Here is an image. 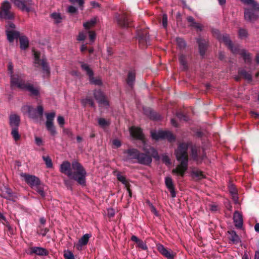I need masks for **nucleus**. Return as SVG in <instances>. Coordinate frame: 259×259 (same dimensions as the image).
<instances>
[{
	"instance_id": "f257e3e1",
	"label": "nucleus",
	"mask_w": 259,
	"mask_h": 259,
	"mask_svg": "<svg viewBox=\"0 0 259 259\" xmlns=\"http://www.w3.org/2000/svg\"><path fill=\"white\" fill-rule=\"evenodd\" d=\"M60 171L79 184L85 185L87 173L82 165L78 162L74 161L71 164L67 161H64L60 166Z\"/></svg>"
},
{
	"instance_id": "f03ea898",
	"label": "nucleus",
	"mask_w": 259,
	"mask_h": 259,
	"mask_svg": "<svg viewBox=\"0 0 259 259\" xmlns=\"http://www.w3.org/2000/svg\"><path fill=\"white\" fill-rule=\"evenodd\" d=\"M130 132L132 137L142 141L144 143L143 150L147 154L139 153L137 160L139 163L144 164H149L152 160L151 156L154 158L158 157L157 151L154 148L146 144L144 135L140 128L132 126L130 128Z\"/></svg>"
},
{
	"instance_id": "7ed1b4c3",
	"label": "nucleus",
	"mask_w": 259,
	"mask_h": 259,
	"mask_svg": "<svg viewBox=\"0 0 259 259\" xmlns=\"http://www.w3.org/2000/svg\"><path fill=\"white\" fill-rule=\"evenodd\" d=\"M11 86L12 88H18L22 90L28 91L33 96H38L39 94V89L26 81L24 79L23 74L15 73L11 74Z\"/></svg>"
},
{
	"instance_id": "20e7f679",
	"label": "nucleus",
	"mask_w": 259,
	"mask_h": 259,
	"mask_svg": "<svg viewBox=\"0 0 259 259\" xmlns=\"http://www.w3.org/2000/svg\"><path fill=\"white\" fill-rule=\"evenodd\" d=\"M188 145L186 144H182L176 151V155L178 161L180 164L172 171L174 174L183 176L185 171L187 169L188 166Z\"/></svg>"
},
{
	"instance_id": "39448f33",
	"label": "nucleus",
	"mask_w": 259,
	"mask_h": 259,
	"mask_svg": "<svg viewBox=\"0 0 259 259\" xmlns=\"http://www.w3.org/2000/svg\"><path fill=\"white\" fill-rule=\"evenodd\" d=\"M220 40L227 45L228 48L234 54H238L243 57L245 61L249 62L250 60V55L244 49H241L238 45L234 46L227 35H223Z\"/></svg>"
},
{
	"instance_id": "423d86ee",
	"label": "nucleus",
	"mask_w": 259,
	"mask_h": 259,
	"mask_svg": "<svg viewBox=\"0 0 259 259\" xmlns=\"http://www.w3.org/2000/svg\"><path fill=\"white\" fill-rule=\"evenodd\" d=\"M34 64L36 67H40L42 70V73L44 77H47L50 74V68L46 60L44 58L41 54L38 52L34 51Z\"/></svg>"
},
{
	"instance_id": "0eeeda50",
	"label": "nucleus",
	"mask_w": 259,
	"mask_h": 259,
	"mask_svg": "<svg viewBox=\"0 0 259 259\" xmlns=\"http://www.w3.org/2000/svg\"><path fill=\"white\" fill-rule=\"evenodd\" d=\"M11 5L8 1H4L1 6V20H13L15 18L14 13L11 10Z\"/></svg>"
},
{
	"instance_id": "6e6552de",
	"label": "nucleus",
	"mask_w": 259,
	"mask_h": 259,
	"mask_svg": "<svg viewBox=\"0 0 259 259\" xmlns=\"http://www.w3.org/2000/svg\"><path fill=\"white\" fill-rule=\"evenodd\" d=\"M55 115L56 113L55 112H51L50 113L46 114L47 118V121L46 122V128L52 136H55L57 134L56 128L53 123V121Z\"/></svg>"
},
{
	"instance_id": "1a4fd4ad",
	"label": "nucleus",
	"mask_w": 259,
	"mask_h": 259,
	"mask_svg": "<svg viewBox=\"0 0 259 259\" xmlns=\"http://www.w3.org/2000/svg\"><path fill=\"white\" fill-rule=\"evenodd\" d=\"M14 6L21 11L28 12L31 11V6L32 5L31 0H11Z\"/></svg>"
},
{
	"instance_id": "9d476101",
	"label": "nucleus",
	"mask_w": 259,
	"mask_h": 259,
	"mask_svg": "<svg viewBox=\"0 0 259 259\" xmlns=\"http://www.w3.org/2000/svg\"><path fill=\"white\" fill-rule=\"evenodd\" d=\"M151 135L152 139L156 140L161 139H167L171 141L174 140V137L172 134L168 131H159L152 132Z\"/></svg>"
},
{
	"instance_id": "9b49d317",
	"label": "nucleus",
	"mask_w": 259,
	"mask_h": 259,
	"mask_svg": "<svg viewBox=\"0 0 259 259\" xmlns=\"http://www.w3.org/2000/svg\"><path fill=\"white\" fill-rule=\"evenodd\" d=\"M15 25L12 22H9L6 26V33L8 39L9 41H13L15 38H17L20 35L18 31L15 30Z\"/></svg>"
},
{
	"instance_id": "f8f14e48",
	"label": "nucleus",
	"mask_w": 259,
	"mask_h": 259,
	"mask_svg": "<svg viewBox=\"0 0 259 259\" xmlns=\"http://www.w3.org/2000/svg\"><path fill=\"white\" fill-rule=\"evenodd\" d=\"M21 176L32 189L37 187L40 183L39 179L35 176L22 174Z\"/></svg>"
},
{
	"instance_id": "ddd939ff",
	"label": "nucleus",
	"mask_w": 259,
	"mask_h": 259,
	"mask_svg": "<svg viewBox=\"0 0 259 259\" xmlns=\"http://www.w3.org/2000/svg\"><path fill=\"white\" fill-rule=\"evenodd\" d=\"M258 15L259 11L253 7L251 9L244 10V18L247 21H254L258 17Z\"/></svg>"
},
{
	"instance_id": "4468645a",
	"label": "nucleus",
	"mask_w": 259,
	"mask_h": 259,
	"mask_svg": "<svg viewBox=\"0 0 259 259\" xmlns=\"http://www.w3.org/2000/svg\"><path fill=\"white\" fill-rule=\"evenodd\" d=\"M81 68L83 70L87 72V74L89 76V80L91 83L95 85H101L102 84V81L99 78H95L93 77V72L88 65L82 64L81 65Z\"/></svg>"
},
{
	"instance_id": "2eb2a0df",
	"label": "nucleus",
	"mask_w": 259,
	"mask_h": 259,
	"mask_svg": "<svg viewBox=\"0 0 259 259\" xmlns=\"http://www.w3.org/2000/svg\"><path fill=\"white\" fill-rule=\"evenodd\" d=\"M157 249L162 255L167 259H174L175 253L171 249L166 248L163 245L160 244L157 245Z\"/></svg>"
},
{
	"instance_id": "dca6fc26",
	"label": "nucleus",
	"mask_w": 259,
	"mask_h": 259,
	"mask_svg": "<svg viewBox=\"0 0 259 259\" xmlns=\"http://www.w3.org/2000/svg\"><path fill=\"white\" fill-rule=\"evenodd\" d=\"M94 97L98 101L101 107H107L108 106V102L106 100L103 93L100 90L95 91Z\"/></svg>"
},
{
	"instance_id": "f3484780",
	"label": "nucleus",
	"mask_w": 259,
	"mask_h": 259,
	"mask_svg": "<svg viewBox=\"0 0 259 259\" xmlns=\"http://www.w3.org/2000/svg\"><path fill=\"white\" fill-rule=\"evenodd\" d=\"M139 153V151L135 149H131L125 151L123 152V159L126 161L137 159Z\"/></svg>"
},
{
	"instance_id": "a211bd4d",
	"label": "nucleus",
	"mask_w": 259,
	"mask_h": 259,
	"mask_svg": "<svg viewBox=\"0 0 259 259\" xmlns=\"http://www.w3.org/2000/svg\"><path fill=\"white\" fill-rule=\"evenodd\" d=\"M91 236V234H85L79 240L78 242L75 244L74 246L77 250H81L82 246L87 244Z\"/></svg>"
},
{
	"instance_id": "6ab92c4d",
	"label": "nucleus",
	"mask_w": 259,
	"mask_h": 259,
	"mask_svg": "<svg viewBox=\"0 0 259 259\" xmlns=\"http://www.w3.org/2000/svg\"><path fill=\"white\" fill-rule=\"evenodd\" d=\"M30 254H35L38 255H47L48 251L44 248L39 247H32L30 248Z\"/></svg>"
},
{
	"instance_id": "aec40b11",
	"label": "nucleus",
	"mask_w": 259,
	"mask_h": 259,
	"mask_svg": "<svg viewBox=\"0 0 259 259\" xmlns=\"http://www.w3.org/2000/svg\"><path fill=\"white\" fill-rule=\"evenodd\" d=\"M165 183L167 188L169 190L172 197H176V193L172 180L170 177H166Z\"/></svg>"
},
{
	"instance_id": "412c9836",
	"label": "nucleus",
	"mask_w": 259,
	"mask_h": 259,
	"mask_svg": "<svg viewBox=\"0 0 259 259\" xmlns=\"http://www.w3.org/2000/svg\"><path fill=\"white\" fill-rule=\"evenodd\" d=\"M234 222L236 227L238 228L241 227L243 223L242 217L240 213L236 211L234 212L233 215Z\"/></svg>"
},
{
	"instance_id": "4be33fe9",
	"label": "nucleus",
	"mask_w": 259,
	"mask_h": 259,
	"mask_svg": "<svg viewBox=\"0 0 259 259\" xmlns=\"http://www.w3.org/2000/svg\"><path fill=\"white\" fill-rule=\"evenodd\" d=\"M20 117L16 114H12L10 117V124L12 128L18 127L20 124Z\"/></svg>"
},
{
	"instance_id": "5701e85b",
	"label": "nucleus",
	"mask_w": 259,
	"mask_h": 259,
	"mask_svg": "<svg viewBox=\"0 0 259 259\" xmlns=\"http://www.w3.org/2000/svg\"><path fill=\"white\" fill-rule=\"evenodd\" d=\"M197 42L199 44V52L201 55L203 56L205 54L207 48V42L205 40L198 39Z\"/></svg>"
},
{
	"instance_id": "b1692460",
	"label": "nucleus",
	"mask_w": 259,
	"mask_h": 259,
	"mask_svg": "<svg viewBox=\"0 0 259 259\" xmlns=\"http://www.w3.org/2000/svg\"><path fill=\"white\" fill-rule=\"evenodd\" d=\"M26 108L28 112L29 116L33 120H36L38 118L36 110L30 106H27Z\"/></svg>"
},
{
	"instance_id": "393cba45",
	"label": "nucleus",
	"mask_w": 259,
	"mask_h": 259,
	"mask_svg": "<svg viewBox=\"0 0 259 259\" xmlns=\"http://www.w3.org/2000/svg\"><path fill=\"white\" fill-rule=\"evenodd\" d=\"M117 179L118 180L120 181L122 184H123L125 187L127 188V190L128 192V194H129V195L130 197L132 196V192L131 191V190H130V189L128 188V182L126 180L125 178L121 175V174H118L117 176Z\"/></svg>"
},
{
	"instance_id": "a878e982",
	"label": "nucleus",
	"mask_w": 259,
	"mask_h": 259,
	"mask_svg": "<svg viewBox=\"0 0 259 259\" xmlns=\"http://www.w3.org/2000/svg\"><path fill=\"white\" fill-rule=\"evenodd\" d=\"M229 234V239L234 243H237L240 241V238L239 236L236 234L235 232L234 231H231L228 232Z\"/></svg>"
},
{
	"instance_id": "bb28decb",
	"label": "nucleus",
	"mask_w": 259,
	"mask_h": 259,
	"mask_svg": "<svg viewBox=\"0 0 259 259\" xmlns=\"http://www.w3.org/2000/svg\"><path fill=\"white\" fill-rule=\"evenodd\" d=\"M188 22L190 23V25L196 28L197 30H201L202 28V26L201 24L196 23L194 21V20L193 17H189L187 18Z\"/></svg>"
},
{
	"instance_id": "cd10ccee",
	"label": "nucleus",
	"mask_w": 259,
	"mask_h": 259,
	"mask_svg": "<svg viewBox=\"0 0 259 259\" xmlns=\"http://www.w3.org/2000/svg\"><path fill=\"white\" fill-rule=\"evenodd\" d=\"M242 3L245 5H250L252 7L259 11V4L256 3L254 0H240Z\"/></svg>"
},
{
	"instance_id": "c85d7f7f",
	"label": "nucleus",
	"mask_w": 259,
	"mask_h": 259,
	"mask_svg": "<svg viewBox=\"0 0 259 259\" xmlns=\"http://www.w3.org/2000/svg\"><path fill=\"white\" fill-rule=\"evenodd\" d=\"M20 47L22 49H26L29 45V40L28 38L24 36L20 37Z\"/></svg>"
},
{
	"instance_id": "c756f323",
	"label": "nucleus",
	"mask_w": 259,
	"mask_h": 259,
	"mask_svg": "<svg viewBox=\"0 0 259 259\" xmlns=\"http://www.w3.org/2000/svg\"><path fill=\"white\" fill-rule=\"evenodd\" d=\"M51 17L52 19L53 20L54 22L55 23H56V24L60 23L62 21V17L61 16L60 13H56V12L53 13L51 14Z\"/></svg>"
},
{
	"instance_id": "7c9ffc66",
	"label": "nucleus",
	"mask_w": 259,
	"mask_h": 259,
	"mask_svg": "<svg viewBox=\"0 0 259 259\" xmlns=\"http://www.w3.org/2000/svg\"><path fill=\"white\" fill-rule=\"evenodd\" d=\"M97 22V19L96 18L91 19L90 21L84 23L83 26L85 29H89L93 27Z\"/></svg>"
},
{
	"instance_id": "2f4dec72",
	"label": "nucleus",
	"mask_w": 259,
	"mask_h": 259,
	"mask_svg": "<svg viewBox=\"0 0 259 259\" xmlns=\"http://www.w3.org/2000/svg\"><path fill=\"white\" fill-rule=\"evenodd\" d=\"M11 135L15 141L20 139V135L19 133L18 127L12 128Z\"/></svg>"
},
{
	"instance_id": "473e14b6",
	"label": "nucleus",
	"mask_w": 259,
	"mask_h": 259,
	"mask_svg": "<svg viewBox=\"0 0 259 259\" xmlns=\"http://www.w3.org/2000/svg\"><path fill=\"white\" fill-rule=\"evenodd\" d=\"M135 79V73L134 71H130L128 74L127 82L129 85H133Z\"/></svg>"
},
{
	"instance_id": "72a5a7b5",
	"label": "nucleus",
	"mask_w": 259,
	"mask_h": 259,
	"mask_svg": "<svg viewBox=\"0 0 259 259\" xmlns=\"http://www.w3.org/2000/svg\"><path fill=\"white\" fill-rule=\"evenodd\" d=\"M98 121L99 125L102 128L107 127L110 124L109 120H106L103 118H99Z\"/></svg>"
},
{
	"instance_id": "f704fd0d",
	"label": "nucleus",
	"mask_w": 259,
	"mask_h": 259,
	"mask_svg": "<svg viewBox=\"0 0 259 259\" xmlns=\"http://www.w3.org/2000/svg\"><path fill=\"white\" fill-rule=\"evenodd\" d=\"M192 175L194 178H197L198 180H200L204 177L202 172L198 170H194L192 171Z\"/></svg>"
},
{
	"instance_id": "c9c22d12",
	"label": "nucleus",
	"mask_w": 259,
	"mask_h": 259,
	"mask_svg": "<svg viewBox=\"0 0 259 259\" xmlns=\"http://www.w3.org/2000/svg\"><path fill=\"white\" fill-rule=\"evenodd\" d=\"M33 189L36 190L42 197H45V193L44 192V185H41L40 183L39 185H38L37 186L33 188Z\"/></svg>"
},
{
	"instance_id": "e433bc0d",
	"label": "nucleus",
	"mask_w": 259,
	"mask_h": 259,
	"mask_svg": "<svg viewBox=\"0 0 259 259\" xmlns=\"http://www.w3.org/2000/svg\"><path fill=\"white\" fill-rule=\"evenodd\" d=\"M33 189L36 190L42 197H45V193L44 192V185H41L40 183L39 185H38L37 186L33 188Z\"/></svg>"
},
{
	"instance_id": "4c0bfd02",
	"label": "nucleus",
	"mask_w": 259,
	"mask_h": 259,
	"mask_svg": "<svg viewBox=\"0 0 259 259\" xmlns=\"http://www.w3.org/2000/svg\"><path fill=\"white\" fill-rule=\"evenodd\" d=\"M239 74L245 79L250 80L252 78L251 74L246 72L245 70H241V71H240Z\"/></svg>"
},
{
	"instance_id": "58836bf2",
	"label": "nucleus",
	"mask_w": 259,
	"mask_h": 259,
	"mask_svg": "<svg viewBox=\"0 0 259 259\" xmlns=\"http://www.w3.org/2000/svg\"><path fill=\"white\" fill-rule=\"evenodd\" d=\"M42 159L45 162L46 166L48 168H51L53 166L52 160L48 156H43Z\"/></svg>"
},
{
	"instance_id": "ea45409f",
	"label": "nucleus",
	"mask_w": 259,
	"mask_h": 259,
	"mask_svg": "<svg viewBox=\"0 0 259 259\" xmlns=\"http://www.w3.org/2000/svg\"><path fill=\"white\" fill-rule=\"evenodd\" d=\"M229 192L232 195L233 199L235 201H237V196H236V191L235 187L230 185L229 187Z\"/></svg>"
},
{
	"instance_id": "a19ab883",
	"label": "nucleus",
	"mask_w": 259,
	"mask_h": 259,
	"mask_svg": "<svg viewBox=\"0 0 259 259\" xmlns=\"http://www.w3.org/2000/svg\"><path fill=\"white\" fill-rule=\"evenodd\" d=\"M176 41L180 48H184L186 46V43L183 38L178 37L176 39Z\"/></svg>"
},
{
	"instance_id": "79ce46f5",
	"label": "nucleus",
	"mask_w": 259,
	"mask_h": 259,
	"mask_svg": "<svg viewBox=\"0 0 259 259\" xmlns=\"http://www.w3.org/2000/svg\"><path fill=\"white\" fill-rule=\"evenodd\" d=\"M64 256L65 259H74L73 253L69 250L64 251Z\"/></svg>"
},
{
	"instance_id": "37998d69",
	"label": "nucleus",
	"mask_w": 259,
	"mask_h": 259,
	"mask_svg": "<svg viewBox=\"0 0 259 259\" xmlns=\"http://www.w3.org/2000/svg\"><path fill=\"white\" fill-rule=\"evenodd\" d=\"M118 23L123 27H128L130 26L129 20L125 18H124L122 21L119 20Z\"/></svg>"
},
{
	"instance_id": "c03bdc74",
	"label": "nucleus",
	"mask_w": 259,
	"mask_h": 259,
	"mask_svg": "<svg viewBox=\"0 0 259 259\" xmlns=\"http://www.w3.org/2000/svg\"><path fill=\"white\" fill-rule=\"evenodd\" d=\"M238 34L240 38H243L247 36V32L246 30L243 29H240L238 31Z\"/></svg>"
},
{
	"instance_id": "a18cd8bd",
	"label": "nucleus",
	"mask_w": 259,
	"mask_h": 259,
	"mask_svg": "<svg viewBox=\"0 0 259 259\" xmlns=\"http://www.w3.org/2000/svg\"><path fill=\"white\" fill-rule=\"evenodd\" d=\"M87 32H80L78 34L77 39L79 41L84 40L87 37Z\"/></svg>"
},
{
	"instance_id": "49530a36",
	"label": "nucleus",
	"mask_w": 259,
	"mask_h": 259,
	"mask_svg": "<svg viewBox=\"0 0 259 259\" xmlns=\"http://www.w3.org/2000/svg\"><path fill=\"white\" fill-rule=\"evenodd\" d=\"M82 103L84 104H89L91 106H94V101L92 99L86 98L82 100Z\"/></svg>"
},
{
	"instance_id": "de8ad7c7",
	"label": "nucleus",
	"mask_w": 259,
	"mask_h": 259,
	"mask_svg": "<svg viewBox=\"0 0 259 259\" xmlns=\"http://www.w3.org/2000/svg\"><path fill=\"white\" fill-rule=\"evenodd\" d=\"M37 112V114L38 117H41L42 115L44 109L42 106L39 105L37 106V109H35Z\"/></svg>"
},
{
	"instance_id": "09e8293b",
	"label": "nucleus",
	"mask_w": 259,
	"mask_h": 259,
	"mask_svg": "<svg viewBox=\"0 0 259 259\" xmlns=\"http://www.w3.org/2000/svg\"><path fill=\"white\" fill-rule=\"evenodd\" d=\"M34 140L35 143L37 146H40L43 145L44 142L42 139L41 138L35 136Z\"/></svg>"
},
{
	"instance_id": "8fccbe9b",
	"label": "nucleus",
	"mask_w": 259,
	"mask_h": 259,
	"mask_svg": "<svg viewBox=\"0 0 259 259\" xmlns=\"http://www.w3.org/2000/svg\"><path fill=\"white\" fill-rule=\"evenodd\" d=\"M179 60L181 64L184 66V68H186V57L185 56L181 55L180 56Z\"/></svg>"
},
{
	"instance_id": "3c124183",
	"label": "nucleus",
	"mask_w": 259,
	"mask_h": 259,
	"mask_svg": "<svg viewBox=\"0 0 259 259\" xmlns=\"http://www.w3.org/2000/svg\"><path fill=\"white\" fill-rule=\"evenodd\" d=\"M57 121L59 125L61 127H63L65 123L64 118H63V117L61 116H58L57 118Z\"/></svg>"
},
{
	"instance_id": "603ef678",
	"label": "nucleus",
	"mask_w": 259,
	"mask_h": 259,
	"mask_svg": "<svg viewBox=\"0 0 259 259\" xmlns=\"http://www.w3.org/2000/svg\"><path fill=\"white\" fill-rule=\"evenodd\" d=\"M138 247L141 248L143 250H146L147 249V247L144 242L142 241L141 240L138 242L137 244Z\"/></svg>"
},
{
	"instance_id": "864d4df0",
	"label": "nucleus",
	"mask_w": 259,
	"mask_h": 259,
	"mask_svg": "<svg viewBox=\"0 0 259 259\" xmlns=\"http://www.w3.org/2000/svg\"><path fill=\"white\" fill-rule=\"evenodd\" d=\"M88 33H89V38H90V40L92 42H93L96 38V35L95 32L94 31H89L88 32Z\"/></svg>"
},
{
	"instance_id": "5fc2aeb1",
	"label": "nucleus",
	"mask_w": 259,
	"mask_h": 259,
	"mask_svg": "<svg viewBox=\"0 0 259 259\" xmlns=\"http://www.w3.org/2000/svg\"><path fill=\"white\" fill-rule=\"evenodd\" d=\"M162 25L164 28L167 25V17L166 14H163L162 16Z\"/></svg>"
},
{
	"instance_id": "6e6d98bb",
	"label": "nucleus",
	"mask_w": 259,
	"mask_h": 259,
	"mask_svg": "<svg viewBox=\"0 0 259 259\" xmlns=\"http://www.w3.org/2000/svg\"><path fill=\"white\" fill-rule=\"evenodd\" d=\"M162 160L167 165L170 163V159L167 155H163L162 157Z\"/></svg>"
},
{
	"instance_id": "4d7b16f0",
	"label": "nucleus",
	"mask_w": 259,
	"mask_h": 259,
	"mask_svg": "<svg viewBox=\"0 0 259 259\" xmlns=\"http://www.w3.org/2000/svg\"><path fill=\"white\" fill-rule=\"evenodd\" d=\"M113 145L115 148H118L121 146V142L118 139H115L113 141Z\"/></svg>"
},
{
	"instance_id": "13d9d810",
	"label": "nucleus",
	"mask_w": 259,
	"mask_h": 259,
	"mask_svg": "<svg viewBox=\"0 0 259 259\" xmlns=\"http://www.w3.org/2000/svg\"><path fill=\"white\" fill-rule=\"evenodd\" d=\"M115 214V210L113 208H109L107 209V215L109 217H112Z\"/></svg>"
},
{
	"instance_id": "bf43d9fd",
	"label": "nucleus",
	"mask_w": 259,
	"mask_h": 259,
	"mask_svg": "<svg viewBox=\"0 0 259 259\" xmlns=\"http://www.w3.org/2000/svg\"><path fill=\"white\" fill-rule=\"evenodd\" d=\"M6 192L7 193L8 195L7 196L5 195L4 197H6L8 199H13V198H12V195H11L12 193H11V190L7 189Z\"/></svg>"
},
{
	"instance_id": "052dcab7",
	"label": "nucleus",
	"mask_w": 259,
	"mask_h": 259,
	"mask_svg": "<svg viewBox=\"0 0 259 259\" xmlns=\"http://www.w3.org/2000/svg\"><path fill=\"white\" fill-rule=\"evenodd\" d=\"M76 11V8L73 6H70L68 8V11L70 13H73Z\"/></svg>"
},
{
	"instance_id": "680f3d73",
	"label": "nucleus",
	"mask_w": 259,
	"mask_h": 259,
	"mask_svg": "<svg viewBox=\"0 0 259 259\" xmlns=\"http://www.w3.org/2000/svg\"><path fill=\"white\" fill-rule=\"evenodd\" d=\"M210 208L212 211H216L218 208V206L215 204H211L210 205Z\"/></svg>"
},
{
	"instance_id": "e2e57ef3",
	"label": "nucleus",
	"mask_w": 259,
	"mask_h": 259,
	"mask_svg": "<svg viewBox=\"0 0 259 259\" xmlns=\"http://www.w3.org/2000/svg\"><path fill=\"white\" fill-rule=\"evenodd\" d=\"M71 2H77L80 6H82L84 3V0H69Z\"/></svg>"
},
{
	"instance_id": "0e129e2a",
	"label": "nucleus",
	"mask_w": 259,
	"mask_h": 259,
	"mask_svg": "<svg viewBox=\"0 0 259 259\" xmlns=\"http://www.w3.org/2000/svg\"><path fill=\"white\" fill-rule=\"evenodd\" d=\"M131 239L132 241L135 242L137 244L138 243V242L141 240L138 237H137L136 236H133L131 238Z\"/></svg>"
},
{
	"instance_id": "69168bd1",
	"label": "nucleus",
	"mask_w": 259,
	"mask_h": 259,
	"mask_svg": "<svg viewBox=\"0 0 259 259\" xmlns=\"http://www.w3.org/2000/svg\"><path fill=\"white\" fill-rule=\"evenodd\" d=\"M151 211L156 215H158L157 211H156L155 208L153 206L151 205L150 206Z\"/></svg>"
},
{
	"instance_id": "338daca9",
	"label": "nucleus",
	"mask_w": 259,
	"mask_h": 259,
	"mask_svg": "<svg viewBox=\"0 0 259 259\" xmlns=\"http://www.w3.org/2000/svg\"><path fill=\"white\" fill-rule=\"evenodd\" d=\"M63 132L64 134H67V135H71V132H70V131L67 128H64L63 130Z\"/></svg>"
},
{
	"instance_id": "774afa93",
	"label": "nucleus",
	"mask_w": 259,
	"mask_h": 259,
	"mask_svg": "<svg viewBox=\"0 0 259 259\" xmlns=\"http://www.w3.org/2000/svg\"><path fill=\"white\" fill-rule=\"evenodd\" d=\"M71 74L73 76H79V73L78 71H76V70H73L71 72Z\"/></svg>"
}]
</instances>
